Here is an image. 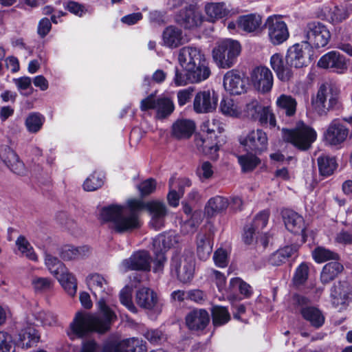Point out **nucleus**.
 Listing matches in <instances>:
<instances>
[{
  "label": "nucleus",
  "mask_w": 352,
  "mask_h": 352,
  "mask_svg": "<svg viewBox=\"0 0 352 352\" xmlns=\"http://www.w3.org/2000/svg\"><path fill=\"white\" fill-rule=\"evenodd\" d=\"M104 175L94 172L84 182L83 188L87 191H94L104 184Z\"/></svg>",
  "instance_id": "obj_53"
},
{
  "label": "nucleus",
  "mask_w": 352,
  "mask_h": 352,
  "mask_svg": "<svg viewBox=\"0 0 352 352\" xmlns=\"http://www.w3.org/2000/svg\"><path fill=\"white\" fill-rule=\"evenodd\" d=\"M265 27L267 30L269 40L274 45H280L289 38L287 24L280 15L268 16Z\"/></svg>",
  "instance_id": "obj_9"
},
{
  "label": "nucleus",
  "mask_w": 352,
  "mask_h": 352,
  "mask_svg": "<svg viewBox=\"0 0 352 352\" xmlns=\"http://www.w3.org/2000/svg\"><path fill=\"white\" fill-rule=\"evenodd\" d=\"M138 188L142 196L148 195L155 191L156 188V181L152 178L147 179L141 182Z\"/></svg>",
  "instance_id": "obj_62"
},
{
  "label": "nucleus",
  "mask_w": 352,
  "mask_h": 352,
  "mask_svg": "<svg viewBox=\"0 0 352 352\" xmlns=\"http://www.w3.org/2000/svg\"><path fill=\"white\" fill-rule=\"evenodd\" d=\"M318 66L324 69H332L338 73H342L346 69L344 56L336 51H331L323 55L319 59Z\"/></svg>",
  "instance_id": "obj_20"
},
{
  "label": "nucleus",
  "mask_w": 352,
  "mask_h": 352,
  "mask_svg": "<svg viewBox=\"0 0 352 352\" xmlns=\"http://www.w3.org/2000/svg\"><path fill=\"white\" fill-rule=\"evenodd\" d=\"M36 325L53 326L57 322L56 316L52 312L41 310L32 314Z\"/></svg>",
  "instance_id": "obj_49"
},
{
  "label": "nucleus",
  "mask_w": 352,
  "mask_h": 352,
  "mask_svg": "<svg viewBox=\"0 0 352 352\" xmlns=\"http://www.w3.org/2000/svg\"><path fill=\"white\" fill-rule=\"evenodd\" d=\"M32 319L28 318L23 327L19 333L18 344L22 347L28 349L38 342L40 335L31 322Z\"/></svg>",
  "instance_id": "obj_21"
},
{
  "label": "nucleus",
  "mask_w": 352,
  "mask_h": 352,
  "mask_svg": "<svg viewBox=\"0 0 352 352\" xmlns=\"http://www.w3.org/2000/svg\"><path fill=\"white\" fill-rule=\"evenodd\" d=\"M239 27L247 32L258 30L262 24V17L259 14H250L239 17Z\"/></svg>",
  "instance_id": "obj_36"
},
{
  "label": "nucleus",
  "mask_w": 352,
  "mask_h": 352,
  "mask_svg": "<svg viewBox=\"0 0 352 352\" xmlns=\"http://www.w3.org/2000/svg\"><path fill=\"white\" fill-rule=\"evenodd\" d=\"M121 267L125 270L149 271L151 257L147 251L142 250L133 254L129 258L124 259Z\"/></svg>",
  "instance_id": "obj_19"
},
{
  "label": "nucleus",
  "mask_w": 352,
  "mask_h": 352,
  "mask_svg": "<svg viewBox=\"0 0 352 352\" xmlns=\"http://www.w3.org/2000/svg\"><path fill=\"white\" fill-rule=\"evenodd\" d=\"M195 261L191 252L175 254L170 263V272L184 283L190 282L194 276Z\"/></svg>",
  "instance_id": "obj_6"
},
{
  "label": "nucleus",
  "mask_w": 352,
  "mask_h": 352,
  "mask_svg": "<svg viewBox=\"0 0 352 352\" xmlns=\"http://www.w3.org/2000/svg\"><path fill=\"white\" fill-rule=\"evenodd\" d=\"M90 254V248L88 246L75 247L70 244H66L58 249V254L64 261L78 260L84 258Z\"/></svg>",
  "instance_id": "obj_27"
},
{
  "label": "nucleus",
  "mask_w": 352,
  "mask_h": 352,
  "mask_svg": "<svg viewBox=\"0 0 352 352\" xmlns=\"http://www.w3.org/2000/svg\"><path fill=\"white\" fill-rule=\"evenodd\" d=\"M312 256L318 263L326 262L329 260L337 261L339 259L338 253L322 246L317 247L312 252Z\"/></svg>",
  "instance_id": "obj_48"
},
{
  "label": "nucleus",
  "mask_w": 352,
  "mask_h": 352,
  "mask_svg": "<svg viewBox=\"0 0 352 352\" xmlns=\"http://www.w3.org/2000/svg\"><path fill=\"white\" fill-rule=\"evenodd\" d=\"M210 317L205 309H194L186 316V326L190 330H202L208 324Z\"/></svg>",
  "instance_id": "obj_22"
},
{
  "label": "nucleus",
  "mask_w": 352,
  "mask_h": 352,
  "mask_svg": "<svg viewBox=\"0 0 352 352\" xmlns=\"http://www.w3.org/2000/svg\"><path fill=\"white\" fill-rule=\"evenodd\" d=\"M317 161L319 172L322 176L328 177L332 175L337 168V162L333 157L322 155Z\"/></svg>",
  "instance_id": "obj_43"
},
{
  "label": "nucleus",
  "mask_w": 352,
  "mask_h": 352,
  "mask_svg": "<svg viewBox=\"0 0 352 352\" xmlns=\"http://www.w3.org/2000/svg\"><path fill=\"white\" fill-rule=\"evenodd\" d=\"M144 337L152 344L159 345L166 340V334L158 329H146L143 333Z\"/></svg>",
  "instance_id": "obj_54"
},
{
  "label": "nucleus",
  "mask_w": 352,
  "mask_h": 352,
  "mask_svg": "<svg viewBox=\"0 0 352 352\" xmlns=\"http://www.w3.org/2000/svg\"><path fill=\"white\" fill-rule=\"evenodd\" d=\"M197 254L200 260H207L212 251L211 234L199 233L197 236Z\"/></svg>",
  "instance_id": "obj_31"
},
{
  "label": "nucleus",
  "mask_w": 352,
  "mask_h": 352,
  "mask_svg": "<svg viewBox=\"0 0 352 352\" xmlns=\"http://www.w3.org/2000/svg\"><path fill=\"white\" fill-rule=\"evenodd\" d=\"M185 72H188L190 83H199L208 79L210 74L211 71L208 66V63L206 59L198 63L194 68H189Z\"/></svg>",
  "instance_id": "obj_32"
},
{
  "label": "nucleus",
  "mask_w": 352,
  "mask_h": 352,
  "mask_svg": "<svg viewBox=\"0 0 352 352\" xmlns=\"http://www.w3.org/2000/svg\"><path fill=\"white\" fill-rule=\"evenodd\" d=\"M212 324L214 327H221L230 320V314L226 307L213 306L211 309Z\"/></svg>",
  "instance_id": "obj_42"
},
{
  "label": "nucleus",
  "mask_w": 352,
  "mask_h": 352,
  "mask_svg": "<svg viewBox=\"0 0 352 352\" xmlns=\"http://www.w3.org/2000/svg\"><path fill=\"white\" fill-rule=\"evenodd\" d=\"M120 302L132 313H137L138 309L131 300V294L129 287H124L120 293Z\"/></svg>",
  "instance_id": "obj_61"
},
{
  "label": "nucleus",
  "mask_w": 352,
  "mask_h": 352,
  "mask_svg": "<svg viewBox=\"0 0 352 352\" xmlns=\"http://www.w3.org/2000/svg\"><path fill=\"white\" fill-rule=\"evenodd\" d=\"M86 283L96 299L98 300L99 315L78 312L70 324L72 338H82L91 331L104 333L111 322L116 318L114 312L106 304V300L111 294V289L107 280L98 273L89 274Z\"/></svg>",
  "instance_id": "obj_1"
},
{
  "label": "nucleus",
  "mask_w": 352,
  "mask_h": 352,
  "mask_svg": "<svg viewBox=\"0 0 352 352\" xmlns=\"http://www.w3.org/2000/svg\"><path fill=\"white\" fill-rule=\"evenodd\" d=\"M294 253L293 248L286 246L272 254L269 258V263L272 265L278 266L285 263Z\"/></svg>",
  "instance_id": "obj_50"
},
{
  "label": "nucleus",
  "mask_w": 352,
  "mask_h": 352,
  "mask_svg": "<svg viewBox=\"0 0 352 352\" xmlns=\"http://www.w3.org/2000/svg\"><path fill=\"white\" fill-rule=\"evenodd\" d=\"M140 109L142 111L155 109L157 116L164 118L174 111L175 106L168 98L161 97L155 99L153 95H150L141 101Z\"/></svg>",
  "instance_id": "obj_11"
},
{
  "label": "nucleus",
  "mask_w": 352,
  "mask_h": 352,
  "mask_svg": "<svg viewBox=\"0 0 352 352\" xmlns=\"http://www.w3.org/2000/svg\"><path fill=\"white\" fill-rule=\"evenodd\" d=\"M195 129V122L190 120H178L172 126V135L177 139L188 138Z\"/></svg>",
  "instance_id": "obj_33"
},
{
  "label": "nucleus",
  "mask_w": 352,
  "mask_h": 352,
  "mask_svg": "<svg viewBox=\"0 0 352 352\" xmlns=\"http://www.w3.org/2000/svg\"><path fill=\"white\" fill-rule=\"evenodd\" d=\"M217 102L218 96L214 90L200 91L195 96L193 109L197 113H210L216 109Z\"/></svg>",
  "instance_id": "obj_13"
},
{
  "label": "nucleus",
  "mask_w": 352,
  "mask_h": 352,
  "mask_svg": "<svg viewBox=\"0 0 352 352\" xmlns=\"http://www.w3.org/2000/svg\"><path fill=\"white\" fill-rule=\"evenodd\" d=\"M195 144L197 149L206 155H210L214 157L217 152L219 151V146L214 140H210L209 136L206 134L205 136L197 135L195 138Z\"/></svg>",
  "instance_id": "obj_34"
},
{
  "label": "nucleus",
  "mask_w": 352,
  "mask_h": 352,
  "mask_svg": "<svg viewBox=\"0 0 352 352\" xmlns=\"http://www.w3.org/2000/svg\"><path fill=\"white\" fill-rule=\"evenodd\" d=\"M196 174L202 182L208 180L213 176V166L209 162H203L197 166Z\"/></svg>",
  "instance_id": "obj_55"
},
{
  "label": "nucleus",
  "mask_w": 352,
  "mask_h": 352,
  "mask_svg": "<svg viewBox=\"0 0 352 352\" xmlns=\"http://www.w3.org/2000/svg\"><path fill=\"white\" fill-rule=\"evenodd\" d=\"M269 217L270 212L268 210H262L254 217L252 223L249 226L253 227V228L257 231V233H258L267 226Z\"/></svg>",
  "instance_id": "obj_56"
},
{
  "label": "nucleus",
  "mask_w": 352,
  "mask_h": 352,
  "mask_svg": "<svg viewBox=\"0 0 352 352\" xmlns=\"http://www.w3.org/2000/svg\"><path fill=\"white\" fill-rule=\"evenodd\" d=\"M254 87L261 94L270 92L274 85V76L272 71L265 66L255 67L250 75Z\"/></svg>",
  "instance_id": "obj_12"
},
{
  "label": "nucleus",
  "mask_w": 352,
  "mask_h": 352,
  "mask_svg": "<svg viewBox=\"0 0 352 352\" xmlns=\"http://www.w3.org/2000/svg\"><path fill=\"white\" fill-rule=\"evenodd\" d=\"M302 34L306 39L305 44L316 48L326 46L331 38L327 27L319 21L308 23L303 28Z\"/></svg>",
  "instance_id": "obj_7"
},
{
  "label": "nucleus",
  "mask_w": 352,
  "mask_h": 352,
  "mask_svg": "<svg viewBox=\"0 0 352 352\" xmlns=\"http://www.w3.org/2000/svg\"><path fill=\"white\" fill-rule=\"evenodd\" d=\"M201 221L200 216L199 214H194L190 219L185 221L182 224V232L184 234L193 233L200 224Z\"/></svg>",
  "instance_id": "obj_60"
},
{
  "label": "nucleus",
  "mask_w": 352,
  "mask_h": 352,
  "mask_svg": "<svg viewBox=\"0 0 352 352\" xmlns=\"http://www.w3.org/2000/svg\"><path fill=\"white\" fill-rule=\"evenodd\" d=\"M309 267L305 263H302L296 269L293 276V283L296 286L302 285L308 278Z\"/></svg>",
  "instance_id": "obj_58"
},
{
  "label": "nucleus",
  "mask_w": 352,
  "mask_h": 352,
  "mask_svg": "<svg viewBox=\"0 0 352 352\" xmlns=\"http://www.w3.org/2000/svg\"><path fill=\"white\" fill-rule=\"evenodd\" d=\"M334 241L336 243L342 245H351L352 232L342 229L336 234Z\"/></svg>",
  "instance_id": "obj_64"
},
{
  "label": "nucleus",
  "mask_w": 352,
  "mask_h": 352,
  "mask_svg": "<svg viewBox=\"0 0 352 352\" xmlns=\"http://www.w3.org/2000/svg\"><path fill=\"white\" fill-rule=\"evenodd\" d=\"M240 143L247 149L261 154L267 148L268 139L265 132L261 129L250 131L245 138L240 140Z\"/></svg>",
  "instance_id": "obj_15"
},
{
  "label": "nucleus",
  "mask_w": 352,
  "mask_h": 352,
  "mask_svg": "<svg viewBox=\"0 0 352 352\" xmlns=\"http://www.w3.org/2000/svg\"><path fill=\"white\" fill-rule=\"evenodd\" d=\"M135 302L140 307L157 315L162 312L164 305L156 292L148 287H142L137 291Z\"/></svg>",
  "instance_id": "obj_10"
},
{
  "label": "nucleus",
  "mask_w": 352,
  "mask_h": 352,
  "mask_svg": "<svg viewBox=\"0 0 352 352\" xmlns=\"http://www.w3.org/2000/svg\"><path fill=\"white\" fill-rule=\"evenodd\" d=\"M343 265L338 262H330L327 263L322 268L320 280L324 284L329 283L333 280L342 270Z\"/></svg>",
  "instance_id": "obj_40"
},
{
  "label": "nucleus",
  "mask_w": 352,
  "mask_h": 352,
  "mask_svg": "<svg viewBox=\"0 0 352 352\" xmlns=\"http://www.w3.org/2000/svg\"><path fill=\"white\" fill-rule=\"evenodd\" d=\"M32 285L36 292H46L52 289L53 281L49 278L34 277Z\"/></svg>",
  "instance_id": "obj_57"
},
{
  "label": "nucleus",
  "mask_w": 352,
  "mask_h": 352,
  "mask_svg": "<svg viewBox=\"0 0 352 352\" xmlns=\"http://www.w3.org/2000/svg\"><path fill=\"white\" fill-rule=\"evenodd\" d=\"M338 89L331 84H322L318 89L316 96L312 100L316 111L320 115L325 114L338 103Z\"/></svg>",
  "instance_id": "obj_8"
},
{
  "label": "nucleus",
  "mask_w": 352,
  "mask_h": 352,
  "mask_svg": "<svg viewBox=\"0 0 352 352\" xmlns=\"http://www.w3.org/2000/svg\"><path fill=\"white\" fill-rule=\"evenodd\" d=\"M201 13L192 6L181 10L175 16V21L185 29H192L200 25L203 21Z\"/></svg>",
  "instance_id": "obj_18"
},
{
  "label": "nucleus",
  "mask_w": 352,
  "mask_h": 352,
  "mask_svg": "<svg viewBox=\"0 0 352 352\" xmlns=\"http://www.w3.org/2000/svg\"><path fill=\"white\" fill-rule=\"evenodd\" d=\"M175 242V237L170 234H159L153 241V252L155 254H165Z\"/></svg>",
  "instance_id": "obj_38"
},
{
  "label": "nucleus",
  "mask_w": 352,
  "mask_h": 352,
  "mask_svg": "<svg viewBox=\"0 0 352 352\" xmlns=\"http://www.w3.org/2000/svg\"><path fill=\"white\" fill-rule=\"evenodd\" d=\"M223 87L231 94L238 95L243 92L245 84L239 72L237 70L232 69L224 75Z\"/></svg>",
  "instance_id": "obj_24"
},
{
  "label": "nucleus",
  "mask_w": 352,
  "mask_h": 352,
  "mask_svg": "<svg viewBox=\"0 0 352 352\" xmlns=\"http://www.w3.org/2000/svg\"><path fill=\"white\" fill-rule=\"evenodd\" d=\"M349 134V129L338 119L333 120L323 134L326 144L338 146L343 143Z\"/></svg>",
  "instance_id": "obj_14"
},
{
  "label": "nucleus",
  "mask_w": 352,
  "mask_h": 352,
  "mask_svg": "<svg viewBox=\"0 0 352 352\" xmlns=\"http://www.w3.org/2000/svg\"><path fill=\"white\" fill-rule=\"evenodd\" d=\"M220 111L226 116L238 118L242 113L241 107L233 99L223 98L219 105Z\"/></svg>",
  "instance_id": "obj_39"
},
{
  "label": "nucleus",
  "mask_w": 352,
  "mask_h": 352,
  "mask_svg": "<svg viewBox=\"0 0 352 352\" xmlns=\"http://www.w3.org/2000/svg\"><path fill=\"white\" fill-rule=\"evenodd\" d=\"M310 52L306 44L296 43L288 48L285 63L283 56L276 53L270 57V66L280 81L288 82L293 78V67L299 69L307 67L310 63Z\"/></svg>",
  "instance_id": "obj_3"
},
{
  "label": "nucleus",
  "mask_w": 352,
  "mask_h": 352,
  "mask_svg": "<svg viewBox=\"0 0 352 352\" xmlns=\"http://www.w3.org/2000/svg\"><path fill=\"white\" fill-rule=\"evenodd\" d=\"M351 289L346 282H338L331 289V298L334 307L344 305L349 302Z\"/></svg>",
  "instance_id": "obj_25"
},
{
  "label": "nucleus",
  "mask_w": 352,
  "mask_h": 352,
  "mask_svg": "<svg viewBox=\"0 0 352 352\" xmlns=\"http://www.w3.org/2000/svg\"><path fill=\"white\" fill-rule=\"evenodd\" d=\"M45 120V118L43 115L37 112H33L28 116L25 124L30 133H36L41 129Z\"/></svg>",
  "instance_id": "obj_45"
},
{
  "label": "nucleus",
  "mask_w": 352,
  "mask_h": 352,
  "mask_svg": "<svg viewBox=\"0 0 352 352\" xmlns=\"http://www.w3.org/2000/svg\"><path fill=\"white\" fill-rule=\"evenodd\" d=\"M201 130L202 133H206L207 136H209L210 140H214L218 134H220L223 131L222 123L217 119H212L211 120H207L204 122L201 126Z\"/></svg>",
  "instance_id": "obj_41"
},
{
  "label": "nucleus",
  "mask_w": 352,
  "mask_h": 352,
  "mask_svg": "<svg viewBox=\"0 0 352 352\" xmlns=\"http://www.w3.org/2000/svg\"><path fill=\"white\" fill-rule=\"evenodd\" d=\"M205 12L210 22L227 17L230 14V8L223 2L207 3L204 7Z\"/></svg>",
  "instance_id": "obj_29"
},
{
  "label": "nucleus",
  "mask_w": 352,
  "mask_h": 352,
  "mask_svg": "<svg viewBox=\"0 0 352 352\" xmlns=\"http://www.w3.org/2000/svg\"><path fill=\"white\" fill-rule=\"evenodd\" d=\"M1 162L16 175H23L26 172L23 162L20 160L18 155L7 145L0 147V162Z\"/></svg>",
  "instance_id": "obj_17"
},
{
  "label": "nucleus",
  "mask_w": 352,
  "mask_h": 352,
  "mask_svg": "<svg viewBox=\"0 0 352 352\" xmlns=\"http://www.w3.org/2000/svg\"><path fill=\"white\" fill-rule=\"evenodd\" d=\"M145 350V345H140V340L132 338L120 342L115 352H143Z\"/></svg>",
  "instance_id": "obj_47"
},
{
  "label": "nucleus",
  "mask_w": 352,
  "mask_h": 352,
  "mask_svg": "<svg viewBox=\"0 0 352 352\" xmlns=\"http://www.w3.org/2000/svg\"><path fill=\"white\" fill-rule=\"evenodd\" d=\"M230 205L229 199L223 196L215 195L210 198L204 207V214L212 218L226 212Z\"/></svg>",
  "instance_id": "obj_23"
},
{
  "label": "nucleus",
  "mask_w": 352,
  "mask_h": 352,
  "mask_svg": "<svg viewBox=\"0 0 352 352\" xmlns=\"http://www.w3.org/2000/svg\"><path fill=\"white\" fill-rule=\"evenodd\" d=\"M228 289L231 292L239 290L246 298L250 297L252 294L251 286L238 277L231 278Z\"/></svg>",
  "instance_id": "obj_52"
},
{
  "label": "nucleus",
  "mask_w": 352,
  "mask_h": 352,
  "mask_svg": "<svg viewBox=\"0 0 352 352\" xmlns=\"http://www.w3.org/2000/svg\"><path fill=\"white\" fill-rule=\"evenodd\" d=\"M128 208L111 205L104 208L101 218L111 223V228L118 233H124L140 227L138 212L146 209L151 215L150 225L155 230L164 226L166 207L163 202L152 201L144 203L140 199H133L127 201Z\"/></svg>",
  "instance_id": "obj_2"
},
{
  "label": "nucleus",
  "mask_w": 352,
  "mask_h": 352,
  "mask_svg": "<svg viewBox=\"0 0 352 352\" xmlns=\"http://www.w3.org/2000/svg\"><path fill=\"white\" fill-rule=\"evenodd\" d=\"M283 219L286 228L294 234H301L305 238V221L303 217L293 210H287L283 213Z\"/></svg>",
  "instance_id": "obj_26"
},
{
  "label": "nucleus",
  "mask_w": 352,
  "mask_h": 352,
  "mask_svg": "<svg viewBox=\"0 0 352 352\" xmlns=\"http://www.w3.org/2000/svg\"><path fill=\"white\" fill-rule=\"evenodd\" d=\"M206 59L204 54L199 48L186 46L179 50L178 60L184 71L189 68H194L198 63H201Z\"/></svg>",
  "instance_id": "obj_16"
},
{
  "label": "nucleus",
  "mask_w": 352,
  "mask_h": 352,
  "mask_svg": "<svg viewBox=\"0 0 352 352\" xmlns=\"http://www.w3.org/2000/svg\"><path fill=\"white\" fill-rule=\"evenodd\" d=\"M55 277L69 295L73 296L76 294L77 291L76 278L66 267L65 270L60 271Z\"/></svg>",
  "instance_id": "obj_35"
},
{
  "label": "nucleus",
  "mask_w": 352,
  "mask_h": 352,
  "mask_svg": "<svg viewBox=\"0 0 352 352\" xmlns=\"http://www.w3.org/2000/svg\"><path fill=\"white\" fill-rule=\"evenodd\" d=\"M13 340L11 335L5 331H0V352H11Z\"/></svg>",
  "instance_id": "obj_63"
},
{
  "label": "nucleus",
  "mask_w": 352,
  "mask_h": 352,
  "mask_svg": "<svg viewBox=\"0 0 352 352\" xmlns=\"http://www.w3.org/2000/svg\"><path fill=\"white\" fill-rule=\"evenodd\" d=\"M163 45L169 48H176L184 43L183 32L181 29L174 25H169L162 33Z\"/></svg>",
  "instance_id": "obj_28"
},
{
  "label": "nucleus",
  "mask_w": 352,
  "mask_h": 352,
  "mask_svg": "<svg viewBox=\"0 0 352 352\" xmlns=\"http://www.w3.org/2000/svg\"><path fill=\"white\" fill-rule=\"evenodd\" d=\"M16 245L19 250L27 258L34 262H37L38 261V256L34 252L33 247L25 236L22 235L19 236L16 241Z\"/></svg>",
  "instance_id": "obj_46"
},
{
  "label": "nucleus",
  "mask_w": 352,
  "mask_h": 352,
  "mask_svg": "<svg viewBox=\"0 0 352 352\" xmlns=\"http://www.w3.org/2000/svg\"><path fill=\"white\" fill-rule=\"evenodd\" d=\"M300 313L303 318L309 321L311 326L318 329L322 327L324 322V316L320 310L315 307H306L302 308Z\"/></svg>",
  "instance_id": "obj_37"
},
{
  "label": "nucleus",
  "mask_w": 352,
  "mask_h": 352,
  "mask_svg": "<svg viewBox=\"0 0 352 352\" xmlns=\"http://www.w3.org/2000/svg\"><path fill=\"white\" fill-rule=\"evenodd\" d=\"M238 162L244 173L251 172L261 164V160L252 153L237 156Z\"/></svg>",
  "instance_id": "obj_44"
},
{
  "label": "nucleus",
  "mask_w": 352,
  "mask_h": 352,
  "mask_svg": "<svg viewBox=\"0 0 352 352\" xmlns=\"http://www.w3.org/2000/svg\"><path fill=\"white\" fill-rule=\"evenodd\" d=\"M45 265L54 276H57L60 271L65 270L66 267L57 257L49 253H45Z\"/></svg>",
  "instance_id": "obj_51"
},
{
  "label": "nucleus",
  "mask_w": 352,
  "mask_h": 352,
  "mask_svg": "<svg viewBox=\"0 0 352 352\" xmlns=\"http://www.w3.org/2000/svg\"><path fill=\"white\" fill-rule=\"evenodd\" d=\"M284 141L300 150L308 149L317 138L316 131L303 122H298L292 129H283Z\"/></svg>",
  "instance_id": "obj_5"
},
{
  "label": "nucleus",
  "mask_w": 352,
  "mask_h": 352,
  "mask_svg": "<svg viewBox=\"0 0 352 352\" xmlns=\"http://www.w3.org/2000/svg\"><path fill=\"white\" fill-rule=\"evenodd\" d=\"M175 181V178L171 177L169 180V188L170 190L167 195V199L170 206L173 207H177L179 205V201L180 195L184 194V190L181 186L179 188V192H177L175 190L173 189V183Z\"/></svg>",
  "instance_id": "obj_59"
},
{
  "label": "nucleus",
  "mask_w": 352,
  "mask_h": 352,
  "mask_svg": "<svg viewBox=\"0 0 352 352\" xmlns=\"http://www.w3.org/2000/svg\"><path fill=\"white\" fill-rule=\"evenodd\" d=\"M241 51L240 43L235 40L220 41L212 50V58L219 68L229 69L237 62Z\"/></svg>",
  "instance_id": "obj_4"
},
{
  "label": "nucleus",
  "mask_w": 352,
  "mask_h": 352,
  "mask_svg": "<svg viewBox=\"0 0 352 352\" xmlns=\"http://www.w3.org/2000/svg\"><path fill=\"white\" fill-rule=\"evenodd\" d=\"M275 104L279 113L285 114L287 117H292L296 114L297 101L291 95L280 94L277 97Z\"/></svg>",
  "instance_id": "obj_30"
}]
</instances>
